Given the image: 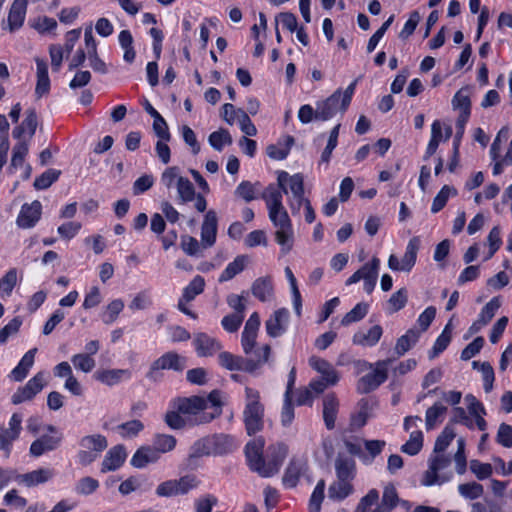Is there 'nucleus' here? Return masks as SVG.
I'll use <instances>...</instances> for the list:
<instances>
[{
  "mask_svg": "<svg viewBox=\"0 0 512 512\" xmlns=\"http://www.w3.org/2000/svg\"><path fill=\"white\" fill-rule=\"evenodd\" d=\"M264 440L256 438L246 444L245 455L249 468L263 478L276 475L288 454V448L283 443L270 445L263 455Z\"/></svg>",
  "mask_w": 512,
  "mask_h": 512,
  "instance_id": "f257e3e1",
  "label": "nucleus"
},
{
  "mask_svg": "<svg viewBox=\"0 0 512 512\" xmlns=\"http://www.w3.org/2000/svg\"><path fill=\"white\" fill-rule=\"evenodd\" d=\"M171 405L182 413L189 425L207 424L219 417V410L208 412V400L201 396L177 397Z\"/></svg>",
  "mask_w": 512,
  "mask_h": 512,
  "instance_id": "f03ea898",
  "label": "nucleus"
},
{
  "mask_svg": "<svg viewBox=\"0 0 512 512\" xmlns=\"http://www.w3.org/2000/svg\"><path fill=\"white\" fill-rule=\"evenodd\" d=\"M358 80H354L344 92L337 89L326 100L317 102L315 109V119L327 121L331 119L338 111L345 112L352 100Z\"/></svg>",
  "mask_w": 512,
  "mask_h": 512,
  "instance_id": "7ed1b4c3",
  "label": "nucleus"
},
{
  "mask_svg": "<svg viewBox=\"0 0 512 512\" xmlns=\"http://www.w3.org/2000/svg\"><path fill=\"white\" fill-rule=\"evenodd\" d=\"M245 399L244 423L248 435H254L263 428L264 407L260 403L259 392L253 388H245Z\"/></svg>",
  "mask_w": 512,
  "mask_h": 512,
  "instance_id": "20e7f679",
  "label": "nucleus"
},
{
  "mask_svg": "<svg viewBox=\"0 0 512 512\" xmlns=\"http://www.w3.org/2000/svg\"><path fill=\"white\" fill-rule=\"evenodd\" d=\"M268 216L276 228L275 241L281 246V251L284 254L290 252L294 242V231L285 207L268 211Z\"/></svg>",
  "mask_w": 512,
  "mask_h": 512,
  "instance_id": "39448f33",
  "label": "nucleus"
},
{
  "mask_svg": "<svg viewBox=\"0 0 512 512\" xmlns=\"http://www.w3.org/2000/svg\"><path fill=\"white\" fill-rule=\"evenodd\" d=\"M80 450L77 453L78 461L83 466H88L98 459L107 448L108 442L101 434L84 436L79 441Z\"/></svg>",
  "mask_w": 512,
  "mask_h": 512,
  "instance_id": "423d86ee",
  "label": "nucleus"
},
{
  "mask_svg": "<svg viewBox=\"0 0 512 512\" xmlns=\"http://www.w3.org/2000/svg\"><path fill=\"white\" fill-rule=\"evenodd\" d=\"M186 367V358L174 351L164 353L149 367L146 378L152 382H158L162 378V370H174L181 372Z\"/></svg>",
  "mask_w": 512,
  "mask_h": 512,
  "instance_id": "0eeeda50",
  "label": "nucleus"
},
{
  "mask_svg": "<svg viewBox=\"0 0 512 512\" xmlns=\"http://www.w3.org/2000/svg\"><path fill=\"white\" fill-rule=\"evenodd\" d=\"M44 434L34 440L29 448V453L32 457H40L43 454L56 450L62 443L63 434L53 425H46Z\"/></svg>",
  "mask_w": 512,
  "mask_h": 512,
  "instance_id": "6e6552de",
  "label": "nucleus"
},
{
  "mask_svg": "<svg viewBox=\"0 0 512 512\" xmlns=\"http://www.w3.org/2000/svg\"><path fill=\"white\" fill-rule=\"evenodd\" d=\"M392 363V359L378 361L375 364V369L362 376L357 384V391L361 394H367L377 389L382 383L387 380L388 366Z\"/></svg>",
  "mask_w": 512,
  "mask_h": 512,
  "instance_id": "1a4fd4ad",
  "label": "nucleus"
},
{
  "mask_svg": "<svg viewBox=\"0 0 512 512\" xmlns=\"http://www.w3.org/2000/svg\"><path fill=\"white\" fill-rule=\"evenodd\" d=\"M23 416L20 413H13L9 419L8 427L0 425V451H3L4 457L9 458L13 442L16 441L22 431Z\"/></svg>",
  "mask_w": 512,
  "mask_h": 512,
  "instance_id": "9d476101",
  "label": "nucleus"
},
{
  "mask_svg": "<svg viewBox=\"0 0 512 512\" xmlns=\"http://www.w3.org/2000/svg\"><path fill=\"white\" fill-rule=\"evenodd\" d=\"M197 480L194 476L185 475L179 479L167 480L160 483L156 488L159 497H173L187 494L191 489L197 487Z\"/></svg>",
  "mask_w": 512,
  "mask_h": 512,
  "instance_id": "9b49d317",
  "label": "nucleus"
},
{
  "mask_svg": "<svg viewBox=\"0 0 512 512\" xmlns=\"http://www.w3.org/2000/svg\"><path fill=\"white\" fill-rule=\"evenodd\" d=\"M451 463V460L448 456L436 453L435 456L429 459V467L427 471H425L422 478V485L424 486H432L435 484H442L446 482L449 477H441L439 472L446 469Z\"/></svg>",
  "mask_w": 512,
  "mask_h": 512,
  "instance_id": "f8f14e48",
  "label": "nucleus"
},
{
  "mask_svg": "<svg viewBox=\"0 0 512 512\" xmlns=\"http://www.w3.org/2000/svg\"><path fill=\"white\" fill-rule=\"evenodd\" d=\"M44 386V373L38 372L23 387L17 389L11 397V401L15 405L29 401L33 399L44 388Z\"/></svg>",
  "mask_w": 512,
  "mask_h": 512,
  "instance_id": "ddd939ff",
  "label": "nucleus"
},
{
  "mask_svg": "<svg viewBox=\"0 0 512 512\" xmlns=\"http://www.w3.org/2000/svg\"><path fill=\"white\" fill-rule=\"evenodd\" d=\"M308 469L307 461L303 458L293 457L286 467L282 483L286 488H294L297 486L301 476L305 474Z\"/></svg>",
  "mask_w": 512,
  "mask_h": 512,
  "instance_id": "4468645a",
  "label": "nucleus"
},
{
  "mask_svg": "<svg viewBox=\"0 0 512 512\" xmlns=\"http://www.w3.org/2000/svg\"><path fill=\"white\" fill-rule=\"evenodd\" d=\"M260 327V317L257 312L251 314L245 323L242 332L241 344L245 354L252 353L256 345V338Z\"/></svg>",
  "mask_w": 512,
  "mask_h": 512,
  "instance_id": "2eb2a0df",
  "label": "nucleus"
},
{
  "mask_svg": "<svg viewBox=\"0 0 512 512\" xmlns=\"http://www.w3.org/2000/svg\"><path fill=\"white\" fill-rule=\"evenodd\" d=\"M42 205L35 200L32 203H25L20 210L16 223L20 228L29 229L34 227L41 218Z\"/></svg>",
  "mask_w": 512,
  "mask_h": 512,
  "instance_id": "dca6fc26",
  "label": "nucleus"
},
{
  "mask_svg": "<svg viewBox=\"0 0 512 512\" xmlns=\"http://www.w3.org/2000/svg\"><path fill=\"white\" fill-rule=\"evenodd\" d=\"M289 316L286 308L276 310L265 322L267 334L273 338L283 335L287 330Z\"/></svg>",
  "mask_w": 512,
  "mask_h": 512,
  "instance_id": "f3484780",
  "label": "nucleus"
},
{
  "mask_svg": "<svg viewBox=\"0 0 512 512\" xmlns=\"http://www.w3.org/2000/svg\"><path fill=\"white\" fill-rule=\"evenodd\" d=\"M277 182L284 194H288L289 191L291 196L298 197L300 194H304V178L300 173L289 175L286 171H280Z\"/></svg>",
  "mask_w": 512,
  "mask_h": 512,
  "instance_id": "a211bd4d",
  "label": "nucleus"
},
{
  "mask_svg": "<svg viewBox=\"0 0 512 512\" xmlns=\"http://www.w3.org/2000/svg\"><path fill=\"white\" fill-rule=\"evenodd\" d=\"M54 476V471L50 468H39L25 474H17L15 471V480L25 485L26 487H34L51 480Z\"/></svg>",
  "mask_w": 512,
  "mask_h": 512,
  "instance_id": "6ab92c4d",
  "label": "nucleus"
},
{
  "mask_svg": "<svg viewBox=\"0 0 512 512\" xmlns=\"http://www.w3.org/2000/svg\"><path fill=\"white\" fill-rule=\"evenodd\" d=\"M193 344L200 357L212 356L222 348V345L215 338L205 333L195 334Z\"/></svg>",
  "mask_w": 512,
  "mask_h": 512,
  "instance_id": "aec40b11",
  "label": "nucleus"
},
{
  "mask_svg": "<svg viewBox=\"0 0 512 512\" xmlns=\"http://www.w3.org/2000/svg\"><path fill=\"white\" fill-rule=\"evenodd\" d=\"M217 221L216 212L209 210L201 226V241L204 248L211 247L216 241Z\"/></svg>",
  "mask_w": 512,
  "mask_h": 512,
  "instance_id": "412c9836",
  "label": "nucleus"
},
{
  "mask_svg": "<svg viewBox=\"0 0 512 512\" xmlns=\"http://www.w3.org/2000/svg\"><path fill=\"white\" fill-rule=\"evenodd\" d=\"M309 365L321 374V379L327 381L328 384L336 385L338 383L339 374L327 360L317 356H311L309 358Z\"/></svg>",
  "mask_w": 512,
  "mask_h": 512,
  "instance_id": "4be33fe9",
  "label": "nucleus"
},
{
  "mask_svg": "<svg viewBox=\"0 0 512 512\" xmlns=\"http://www.w3.org/2000/svg\"><path fill=\"white\" fill-rule=\"evenodd\" d=\"M452 106L454 109L460 110L459 122H468L471 114V101H470V88L463 87L458 90L452 99Z\"/></svg>",
  "mask_w": 512,
  "mask_h": 512,
  "instance_id": "5701e85b",
  "label": "nucleus"
},
{
  "mask_svg": "<svg viewBox=\"0 0 512 512\" xmlns=\"http://www.w3.org/2000/svg\"><path fill=\"white\" fill-rule=\"evenodd\" d=\"M132 373L128 369H103L98 370L94 377L107 386H114L123 380H129Z\"/></svg>",
  "mask_w": 512,
  "mask_h": 512,
  "instance_id": "b1692460",
  "label": "nucleus"
},
{
  "mask_svg": "<svg viewBox=\"0 0 512 512\" xmlns=\"http://www.w3.org/2000/svg\"><path fill=\"white\" fill-rule=\"evenodd\" d=\"M335 472L337 479L352 481L356 475L355 460L339 453L335 459Z\"/></svg>",
  "mask_w": 512,
  "mask_h": 512,
  "instance_id": "393cba45",
  "label": "nucleus"
},
{
  "mask_svg": "<svg viewBox=\"0 0 512 512\" xmlns=\"http://www.w3.org/2000/svg\"><path fill=\"white\" fill-rule=\"evenodd\" d=\"M125 459L126 451L124 446L117 445L112 447L103 459L101 472L106 473L118 469L124 463Z\"/></svg>",
  "mask_w": 512,
  "mask_h": 512,
  "instance_id": "a878e982",
  "label": "nucleus"
},
{
  "mask_svg": "<svg viewBox=\"0 0 512 512\" xmlns=\"http://www.w3.org/2000/svg\"><path fill=\"white\" fill-rule=\"evenodd\" d=\"M159 459L160 455L153 446H141L132 456L131 465L141 469L148 464L156 463Z\"/></svg>",
  "mask_w": 512,
  "mask_h": 512,
  "instance_id": "bb28decb",
  "label": "nucleus"
},
{
  "mask_svg": "<svg viewBox=\"0 0 512 512\" xmlns=\"http://www.w3.org/2000/svg\"><path fill=\"white\" fill-rule=\"evenodd\" d=\"M37 71V83L35 88V94L38 98L49 93L50 90V79L48 76V65L47 62L43 59L36 58L35 59Z\"/></svg>",
  "mask_w": 512,
  "mask_h": 512,
  "instance_id": "cd10ccee",
  "label": "nucleus"
},
{
  "mask_svg": "<svg viewBox=\"0 0 512 512\" xmlns=\"http://www.w3.org/2000/svg\"><path fill=\"white\" fill-rule=\"evenodd\" d=\"M383 334V329L380 325L372 326L368 331H358L353 335V343L364 347L375 346Z\"/></svg>",
  "mask_w": 512,
  "mask_h": 512,
  "instance_id": "c85d7f7f",
  "label": "nucleus"
},
{
  "mask_svg": "<svg viewBox=\"0 0 512 512\" xmlns=\"http://www.w3.org/2000/svg\"><path fill=\"white\" fill-rule=\"evenodd\" d=\"M27 0H15L8 14V26L11 32L19 29L25 20Z\"/></svg>",
  "mask_w": 512,
  "mask_h": 512,
  "instance_id": "c756f323",
  "label": "nucleus"
},
{
  "mask_svg": "<svg viewBox=\"0 0 512 512\" xmlns=\"http://www.w3.org/2000/svg\"><path fill=\"white\" fill-rule=\"evenodd\" d=\"M339 401L335 394H327L323 400V419L326 428L332 430L338 413Z\"/></svg>",
  "mask_w": 512,
  "mask_h": 512,
  "instance_id": "7c9ffc66",
  "label": "nucleus"
},
{
  "mask_svg": "<svg viewBox=\"0 0 512 512\" xmlns=\"http://www.w3.org/2000/svg\"><path fill=\"white\" fill-rule=\"evenodd\" d=\"M37 125L38 121L36 112L34 110H28L26 112V117L22 121V123L13 129L12 135L15 139H18L19 141H25L24 139H22L23 134L27 132L29 138H32L36 132Z\"/></svg>",
  "mask_w": 512,
  "mask_h": 512,
  "instance_id": "2f4dec72",
  "label": "nucleus"
},
{
  "mask_svg": "<svg viewBox=\"0 0 512 512\" xmlns=\"http://www.w3.org/2000/svg\"><path fill=\"white\" fill-rule=\"evenodd\" d=\"M420 245L421 240L418 236H414L409 240L406 246V251L400 260L402 264V271L410 272L412 270L417 260V254L420 249Z\"/></svg>",
  "mask_w": 512,
  "mask_h": 512,
  "instance_id": "473e14b6",
  "label": "nucleus"
},
{
  "mask_svg": "<svg viewBox=\"0 0 512 512\" xmlns=\"http://www.w3.org/2000/svg\"><path fill=\"white\" fill-rule=\"evenodd\" d=\"M36 348L27 351L18 365L11 371V377L14 381L20 382L26 378L30 368L34 364Z\"/></svg>",
  "mask_w": 512,
  "mask_h": 512,
  "instance_id": "72a5a7b5",
  "label": "nucleus"
},
{
  "mask_svg": "<svg viewBox=\"0 0 512 512\" xmlns=\"http://www.w3.org/2000/svg\"><path fill=\"white\" fill-rule=\"evenodd\" d=\"M294 144V138L292 136H285L280 139L276 144H271L267 146V155L274 160H283L285 159L291 147Z\"/></svg>",
  "mask_w": 512,
  "mask_h": 512,
  "instance_id": "f704fd0d",
  "label": "nucleus"
},
{
  "mask_svg": "<svg viewBox=\"0 0 512 512\" xmlns=\"http://www.w3.org/2000/svg\"><path fill=\"white\" fill-rule=\"evenodd\" d=\"M447 407L440 402H436L433 406L426 410L425 427L427 431L435 429L444 419Z\"/></svg>",
  "mask_w": 512,
  "mask_h": 512,
  "instance_id": "c9c22d12",
  "label": "nucleus"
},
{
  "mask_svg": "<svg viewBox=\"0 0 512 512\" xmlns=\"http://www.w3.org/2000/svg\"><path fill=\"white\" fill-rule=\"evenodd\" d=\"M252 294L260 301L265 302L273 296V285L270 277L256 279L251 288Z\"/></svg>",
  "mask_w": 512,
  "mask_h": 512,
  "instance_id": "e433bc0d",
  "label": "nucleus"
},
{
  "mask_svg": "<svg viewBox=\"0 0 512 512\" xmlns=\"http://www.w3.org/2000/svg\"><path fill=\"white\" fill-rule=\"evenodd\" d=\"M350 480L337 479L328 488V497L335 501L344 500L353 493V485Z\"/></svg>",
  "mask_w": 512,
  "mask_h": 512,
  "instance_id": "4c0bfd02",
  "label": "nucleus"
},
{
  "mask_svg": "<svg viewBox=\"0 0 512 512\" xmlns=\"http://www.w3.org/2000/svg\"><path fill=\"white\" fill-rule=\"evenodd\" d=\"M283 194L281 188L269 185L261 195V198L265 201L268 211L274 209L284 208L283 205Z\"/></svg>",
  "mask_w": 512,
  "mask_h": 512,
  "instance_id": "58836bf2",
  "label": "nucleus"
},
{
  "mask_svg": "<svg viewBox=\"0 0 512 512\" xmlns=\"http://www.w3.org/2000/svg\"><path fill=\"white\" fill-rule=\"evenodd\" d=\"M420 332L416 329H409L404 335L398 338L395 345V353L398 356L404 355L408 352L418 341Z\"/></svg>",
  "mask_w": 512,
  "mask_h": 512,
  "instance_id": "ea45409f",
  "label": "nucleus"
},
{
  "mask_svg": "<svg viewBox=\"0 0 512 512\" xmlns=\"http://www.w3.org/2000/svg\"><path fill=\"white\" fill-rule=\"evenodd\" d=\"M247 257L244 255L237 256L231 263L227 265L224 271L219 276V282H226L234 278L237 274L242 272L246 266Z\"/></svg>",
  "mask_w": 512,
  "mask_h": 512,
  "instance_id": "a19ab883",
  "label": "nucleus"
},
{
  "mask_svg": "<svg viewBox=\"0 0 512 512\" xmlns=\"http://www.w3.org/2000/svg\"><path fill=\"white\" fill-rule=\"evenodd\" d=\"M372 405L367 399H361L358 403V411L351 417V425L354 428L363 427L370 418Z\"/></svg>",
  "mask_w": 512,
  "mask_h": 512,
  "instance_id": "79ce46f5",
  "label": "nucleus"
},
{
  "mask_svg": "<svg viewBox=\"0 0 512 512\" xmlns=\"http://www.w3.org/2000/svg\"><path fill=\"white\" fill-rule=\"evenodd\" d=\"M210 441L215 455L229 453L234 448L233 438L225 434L210 436Z\"/></svg>",
  "mask_w": 512,
  "mask_h": 512,
  "instance_id": "37998d69",
  "label": "nucleus"
},
{
  "mask_svg": "<svg viewBox=\"0 0 512 512\" xmlns=\"http://www.w3.org/2000/svg\"><path fill=\"white\" fill-rule=\"evenodd\" d=\"M364 447L367 453L363 452L362 461L365 464H371L376 456L381 454L386 442L384 440H364Z\"/></svg>",
  "mask_w": 512,
  "mask_h": 512,
  "instance_id": "c03bdc74",
  "label": "nucleus"
},
{
  "mask_svg": "<svg viewBox=\"0 0 512 512\" xmlns=\"http://www.w3.org/2000/svg\"><path fill=\"white\" fill-rule=\"evenodd\" d=\"M29 151V141H18L12 150V158L9 166L10 172L21 167Z\"/></svg>",
  "mask_w": 512,
  "mask_h": 512,
  "instance_id": "a18cd8bd",
  "label": "nucleus"
},
{
  "mask_svg": "<svg viewBox=\"0 0 512 512\" xmlns=\"http://www.w3.org/2000/svg\"><path fill=\"white\" fill-rule=\"evenodd\" d=\"M456 195H457V190L454 187L449 186V185H444L433 199V203L431 206V212L437 213L440 210H442L445 207L448 199L451 196H456Z\"/></svg>",
  "mask_w": 512,
  "mask_h": 512,
  "instance_id": "49530a36",
  "label": "nucleus"
},
{
  "mask_svg": "<svg viewBox=\"0 0 512 512\" xmlns=\"http://www.w3.org/2000/svg\"><path fill=\"white\" fill-rule=\"evenodd\" d=\"M205 287V280L202 276H195L192 281L184 288L182 293V298L186 302H190L195 299V297L201 294Z\"/></svg>",
  "mask_w": 512,
  "mask_h": 512,
  "instance_id": "de8ad7c7",
  "label": "nucleus"
},
{
  "mask_svg": "<svg viewBox=\"0 0 512 512\" xmlns=\"http://www.w3.org/2000/svg\"><path fill=\"white\" fill-rule=\"evenodd\" d=\"M144 429L140 420H131L116 426L115 430L122 438H134Z\"/></svg>",
  "mask_w": 512,
  "mask_h": 512,
  "instance_id": "09e8293b",
  "label": "nucleus"
},
{
  "mask_svg": "<svg viewBox=\"0 0 512 512\" xmlns=\"http://www.w3.org/2000/svg\"><path fill=\"white\" fill-rule=\"evenodd\" d=\"M423 447V434L420 430L410 433L408 441L402 445L401 451L408 455H416Z\"/></svg>",
  "mask_w": 512,
  "mask_h": 512,
  "instance_id": "8fccbe9b",
  "label": "nucleus"
},
{
  "mask_svg": "<svg viewBox=\"0 0 512 512\" xmlns=\"http://www.w3.org/2000/svg\"><path fill=\"white\" fill-rule=\"evenodd\" d=\"M369 305L364 302H360L355 305L348 313L344 315L341 320V325L348 326L352 323L362 320L368 313Z\"/></svg>",
  "mask_w": 512,
  "mask_h": 512,
  "instance_id": "3c124183",
  "label": "nucleus"
},
{
  "mask_svg": "<svg viewBox=\"0 0 512 512\" xmlns=\"http://www.w3.org/2000/svg\"><path fill=\"white\" fill-rule=\"evenodd\" d=\"M177 193L182 203H187L195 198V188L192 182L185 177L178 178L177 182Z\"/></svg>",
  "mask_w": 512,
  "mask_h": 512,
  "instance_id": "603ef678",
  "label": "nucleus"
},
{
  "mask_svg": "<svg viewBox=\"0 0 512 512\" xmlns=\"http://www.w3.org/2000/svg\"><path fill=\"white\" fill-rule=\"evenodd\" d=\"M210 454H213L210 437H204L194 442L191 446L189 458H200Z\"/></svg>",
  "mask_w": 512,
  "mask_h": 512,
  "instance_id": "864d4df0",
  "label": "nucleus"
},
{
  "mask_svg": "<svg viewBox=\"0 0 512 512\" xmlns=\"http://www.w3.org/2000/svg\"><path fill=\"white\" fill-rule=\"evenodd\" d=\"M176 443V438L172 435L157 434L153 440V447L158 451L159 455H161V453L172 451L175 448Z\"/></svg>",
  "mask_w": 512,
  "mask_h": 512,
  "instance_id": "5fc2aeb1",
  "label": "nucleus"
},
{
  "mask_svg": "<svg viewBox=\"0 0 512 512\" xmlns=\"http://www.w3.org/2000/svg\"><path fill=\"white\" fill-rule=\"evenodd\" d=\"M61 175L60 170L56 169H48L44 173H42L39 177H37L34 181V187L37 190H44L49 188L55 181L58 180Z\"/></svg>",
  "mask_w": 512,
  "mask_h": 512,
  "instance_id": "6e6d98bb",
  "label": "nucleus"
},
{
  "mask_svg": "<svg viewBox=\"0 0 512 512\" xmlns=\"http://www.w3.org/2000/svg\"><path fill=\"white\" fill-rule=\"evenodd\" d=\"M408 301V293L406 288H401L394 292L388 300V312L395 313L405 307Z\"/></svg>",
  "mask_w": 512,
  "mask_h": 512,
  "instance_id": "4d7b16f0",
  "label": "nucleus"
},
{
  "mask_svg": "<svg viewBox=\"0 0 512 512\" xmlns=\"http://www.w3.org/2000/svg\"><path fill=\"white\" fill-rule=\"evenodd\" d=\"M325 481L319 480L311 494L309 500V512H320L321 504L324 499Z\"/></svg>",
  "mask_w": 512,
  "mask_h": 512,
  "instance_id": "13d9d810",
  "label": "nucleus"
},
{
  "mask_svg": "<svg viewBox=\"0 0 512 512\" xmlns=\"http://www.w3.org/2000/svg\"><path fill=\"white\" fill-rule=\"evenodd\" d=\"M208 141L215 150L220 152L225 144L230 145L232 143V137L227 130L219 129L209 135Z\"/></svg>",
  "mask_w": 512,
  "mask_h": 512,
  "instance_id": "bf43d9fd",
  "label": "nucleus"
},
{
  "mask_svg": "<svg viewBox=\"0 0 512 512\" xmlns=\"http://www.w3.org/2000/svg\"><path fill=\"white\" fill-rule=\"evenodd\" d=\"M99 488L98 480L86 476L77 481L75 484V492L78 495L89 496L93 494Z\"/></svg>",
  "mask_w": 512,
  "mask_h": 512,
  "instance_id": "052dcab7",
  "label": "nucleus"
},
{
  "mask_svg": "<svg viewBox=\"0 0 512 512\" xmlns=\"http://www.w3.org/2000/svg\"><path fill=\"white\" fill-rule=\"evenodd\" d=\"M458 491L460 495L465 499L474 500L480 498L483 495L484 488L477 482H469L460 484L458 486Z\"/></svg>",
  "mask_w": 512,
  "mask_h": 512,
  "instance_id": "680f3d73",
  "label": "nucleus"
},
{
  "mask_svg": "<svg viewBox=\"0 0 512 512\" xmlns=\"http://www.w3.org/2000/svg\"><path fill=\"white\" fill-rule=\"evenodd\" d=\"M456 436L454 428L450 425H447L440 435L437 437L434 445L435 453H442L446 450V448L450 445L451 441Z\"/></svg>",
  "mask_w": 512,
  "mask_h": 512,
  "instance_id": "e2e57ef3",
  "label": "nucleus"
},
{
  "mask_svg": "<svg viewBox=\"0 0 512 512\" xmlns=\"http://www.w3.org/2000/svg\"><path fill=\"white\" fill-rule=\"evenodd\" d=\"M501 306V301L499 297H493L488 303L484 305L481 309V312L478 316V319L482 324L487 325L495 316L497 310Z\"/></svg>",
  "mask_w": 512,
  "mask_h": 512,
  "instance_id": "0e129e2a",
  "label": "nucleus"
},
{
  "mask_svg": "<svg viewBox=\"0 0 512 512\" xmlns=\"http://www.w3.org/2000/svg\"><path fill=\"white\" fill-rule=\"evenodd\" d=\"M71 361L74 367L84 373L91 372L95 366L96 362L93 357H90L89 354L78 353L72 356Z\"/></svg>",
  "mask_w": 512,
  "mask_h": 512,
  "instance_id": "69168bd1",
  "label": "nucleus"
},
{
  "mask_svg": "<svg viewBox=\"0 0 512 512\" xmlns=\"http://www.w3.org/2000/svg\"><path fill=\"white\" fill-rule=\"evenodd\" d=\"M219 364L227 370L239 371L241 370L242 357L234 355L230 352H221L218 355Z\"/></svg>",
  "mask_w": 512,
  "mask_h": 512,
  "instance_id": "338daca9",
  "label": "nucleus"
},
{
  "mask_svg": "<svg viewBox=\"0 0 512 512\" xmlns=\"http://www.w3.org/2000/svg\"><path fill=\"white\" fill-rule=\"evenodd\" d=\"M496 442L504 448H512V425L506 423L499 425Z\"/></svg>",
  "mask_w": 512,
  "mask_h": 512,
  "instance_id": "774afa93",
  "label": "nucleus"
}]
</instances>
